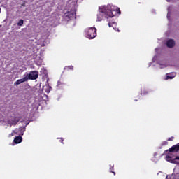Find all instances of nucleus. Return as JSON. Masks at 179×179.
Listing matches in <instances>:
<instances>
[{
    "label": "nucleus",
    "instance_id": "obj_1",
    "mask_svg": "<svg viewBox=\"0 0 179 179\" xmlns=\"http://www.w3.org/2000/svg\"><path fill=\"white\" fill-rule=\"evenodd\" d=\"M117 12L118 15H120L121 10H120V8L115 7L114 6H104L103 7H99V12L101 13H105L109 17H114V14L113 12Z\"/></svg>",
    "mask_w": 179,
    "mask_h": 179
},
{
    "label": "nucleus",
    "instance_id": "obj_2",
    "mask_svg": "<svg viewBox=\"0 0 179 179\" xmlns=\"http://www.w3.org/2000/svg\"><path fill=\"white\" fill-rule=\"evenodd\" d=\"M96 36H97V29L94 27L90 28L87 32V38L92 40Z\"/></svg>",
    "mask_w": 179,
    "mask_h": 179
},
{
    "label": "nucleus",
    "instance_id": "obj_3",
    "mask_svg": "<svg viewBox=\"0 0 179 179\" xmlns=\"http://www.w3.org/2000/svg\"><path fill=\"white\" fill-rule=\"evenodd\" d=\"M27 80H36L37 78H38V71H30L29 74L27 75Z\"/></svg>",
    "mask_w": 179,
    "mask_h": 179
},
{
    "label": "nucleus",
    "instance_id": "obj_4",
    "mask_svg": "<svg viewBox=\"0 0 179 179\" xmlns=\"http://www.w3.org/2000/svg\"><path fill=\"white\" fill-rule=\"evenodd\" d=\"M24 131H26V127H20L18 129H15V130H13V134H15L19 136H23Z\"/></svg>",
    "mask_w": 179,
    "mask_h": 179
},
{
    "label": "nucleus",
    "instance_id": "obj_5",
    "mask_svg": "<svg viewBox=\"0 0 179 179\" xmlns=\"http://www.w3.org/2000/svg\"><path fill=\"white\" fill-rule=\"evenodd\" d=\"M166 159L169 163H173L174 164H178L179 162L177 160H179V156H176V158L173 159L170 155H166Z\"/></svg>",
    "mask_w": 179,
    "mask_h": 179
},
{
    "label": "nucleus",
    "instance_id": "obj_6",
    "mask_svg": "<svg viewBox=\"0 0 179 179\" xmlns=\"http://www.w3.org/2000/svg\"><path fill=\"white\" fill-rule=\"evenodd\" d=\"M65 15L66 17H68V19H70L71 20V19H76V13H75V11H69L66 13Z\"/></svg>",
    "mask_w": 179,
    "mask_h": 179
},
{
    "label": "nucleus",
    "instance_id": "obj_7",
    "mask_svg": "<svg viewBox=\"0 0 179 179\" xmlns=\"http://www.w3.org/2000/svg\"><path fill=\"white\" fill-rule=\"evenodd\" d=\"M166 152H171V153L179 152V143L173 145L169 150H167Z\"/></svg>",
    "mask_w": 179,
    "mask_h": 179
},
{
    "label": "nucleus",
    "instance_id": "obj_8",
    "mask_svg": "<svg viewBox=\"0 0 179 179\" xmlns=\"http://www.w3.org/2000/svg\"><path fill=\"white\" fill-rule=\"evenodd\" d=\"M166 45L169 48H173L176 45V42L173 39H169L166 42Z\"/></svg>",
    "mask_w": 179,
    "mask_h": 179
},
{
    "label": "nucleus",
    "instance_id": "obj_9",
    "mask_svg": "<svg viewBox=\"0 0 179 179\" xmlns=\"http://www.w3.org/2000/svg\"><path fill=\"white\" fill-rule=\"evenodd\" d=\"M24 82H27V76L22 79L17 80L15 83H14V85H20L21 83H23Z\"/></svg>",
    "mask_w": 179,
    "mask_h": 179
},
{
    "label": "nucleus",
    "instance_id": "obj_10",
    "mask_svg": "<svg viewBox=\"0 0 179 179\" xmlns=\"http://www.w3.org/2000/svg\"><path fill=\"white\" fill-rule=\"evenodd\" d=\"M22 141H23V138H22V136H18L15 138L14 143L17 145L18 143H21Z\"/></svg>",
    "mask_w": 179,
    "mask_h": 179
},
{
    "label": "nucleus",
    "instance_id": "obj_11",
    "mask_svg": "<svg viewBox=\"0 0 179 179\" xmlns=\"http://www.w3.org/2000/svg\"><path fill=\"white\" fill-rule=\"evenodd\" d=\"M176 78V73H170L166 74V79H174Z\"/></svg>",
    "mask_w": 179,
    "mask_h": 179
},
{
    "label": "nucleus",
    "instance_id": "obj_12",
    "mask_svg": "<svg viewBox=\"0 0 179 179\" xmlns=\"http://www.w3.org/2000/svg\"><path fill=\"white\" fill-rule=\"evenodd\" d=\"M20 120L17 119V118H14L13 120H12V124L11 125H17V122H19Z\"/></svg>",
    "mask_w": 179,
    "mask_h": 179
},
{
    "label": "nucleus",
    "instance_id": "obj_13",
    "mask_svg": "<svg viewBox=\"0 0 179 179\" xmlns=\"http://www.w3.org/2000/svg\"><path fill=\"white\" fill-rule=\"evenodd\" d=\"M23 23H24V21H23V20H20L17 22V26H22Z\"/></svg>",
    "mask_w": 179,
    "mask_h": 179
},
{
    "label": "nucleus",
    "instance_id": "obj_14",
    "mask_svg": "<svg viewBox=\"0 0 179 179\" xmlns=\"http://www.w3.org/2000/svg\"><path fill=\"white\" fill-rule=\"evenodd\" d=\"M112 168L110 169V173H112L113 174H114V176H115V172L113 171V169L114 168V165L111 166L110 165Z\"/></svg>",
    "mask_w": 179,
    "mask_h": 179
},
{
    "label": "nucleus",
    "instance_id": "obj_15",
    "mask_svg": "<svg viewBox=\"0 0 179 179\" xmlns=\"http://www.w3.org/2000/svg\"><path fill=\"white\" fill-rule=\"evenodd\" d=\"M67 68L69 69H73V66H67Z\"/></svg>",
    "mask_w": 179,
    "mask_h": 179
},
{
    "label": "nucleus",
    "instance_id": "obj_16",
    "mask_svg": "<svg viewBox=\"0 0 179 179\" xmlns=\"http://www.w3.org/2000/svg\"><path fill=\"white\" fill-rule=\"evenodd\" d=\"M13 134H15V133H13V131L11 134H10L9 137L10 138V137L13 136V135H14Z\"/></svg>",
    "mask_w": 179,
    "mask_h": 179
},
{
    "label": "nucleus",
    "instance_id": "obj_17",
    "mask_svg": "<svg viewBox=\"0 0 179 179\" xmlns=\"http://www.w3.org/2000/svg\"><path fill=\"white\" fill-rule=\"evenodd\" d=\"M174 139V137H172V138H169V139H168V141H173Z\"/></svg>",
    "mask_w": 179,
    "mask_h": 179
},
{
    "label": "nucleus",
    "instance_id": "obj_18",
    "mask_svg": "<svg viewBox=\"0 0 179 179\" xmlns=\"http://www.w3.org/2000/svg\"><path fill=\"white\" fill-rule=\"evenodd\" d=\"M108 26H109V27H113V25L111 24L110 22L108 23Z\"/></svg>",
    "mask_w": 179,
    "mask_h": 179
},
{
    "label": "nucleus",
    "instance_id": "obj_19",
    "mask_svg": "<svg viewBox=\"0 0 179 179\" xmlns=\"http://www.w3.org/2000/svg\"><path fill=\"white\" fill-rule=\"evenodd\" d=\"M60 141L62 142V143H64V140L62 138H60Z\"/></svg>",
    "mask_w": 179,
    "mask_h": 179
},
{
    "label": "nucleus",
    "instance_id": "obj_20",
    "mask_svg": "<svg viewBox=\"0 0 179 179\" xmlns=\"http://www.w3.org/2000/svg\"><path fill=\"white\" fill-rule=\"evenodd\" d=\"M112 24H114L115 26L116 24L115 22H113Z\"/></svg>",
    "mask_w": 179,
    "mask_h": 179
},
{
    "label": "nucleus",
    "instance_id": "obj_21",
    "mask_svg": "<svg viewBox=\"0 0 179 179\" xmlns=\"http://www.w3.org/2000/svg\"><path fill=\"white\" fill-rule=\"evenodd\" d=\"M99 16H101V13H99Z\"/></svg>",
    "mask_w": 179,
    "mask_h": 179
},
{
    "label": "nucleus",
    "instance_id": "obj_22",
    "mask_svg": "<svg viewBox=\"0 0 179 179\" xmlns=\"http://www.w3.org/2000/svg\"><path fill=\"white\" fill-rule=\"evenodd\" d=\"M101 20H99V22H100Z\"/></svg>",
    "mask_w": 179,
    "mask_h": 179
},
{
    "label": "nucleus",
    "instance_id": "obj_23",
    "mask_svg": "<svg viewBox=\"0 0 179 179\" xmlns=\"http://www.w3.org/2000/svg\"><path fill=\"white\" fill-rule=\"evenodd\" d=\"M0 13H1V8H0Z\"/></svg>",
    "mask_w": 179,
    "mask_h": 179
}]
</instances>
